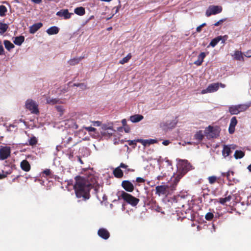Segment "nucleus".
<instances>
[{
	"instance_id": "nucleus-1",
	"label": "nucleus",
	"mask_w": 251,
	"mask_h": 251,
	"mask_svg": "<svg viewBox=\"0 0 251 251\" xmlns=\"http://www.w3.org/2000/svg\"><path fill=\"white\" fill-rule=\"evenodd\" d=\"M75 183L73 186L77 198H82L83 201H86L90 198V190L94 188L95 193L97 194L99 186L95 185L94 182L89 181L88 178L81 176H76L75 178Z\"/></svg>"
},
{
	"instance_id": "nucleus-2",
	"label": "nucleus",
	"mask_w": 251,
	"mask_h": 251,
	"mask_svg": "<svg viewBox=\"0 0 251 251\" xmlns=\"http://www.w3.org/2000/svg\"><path fill=\"white\" fill-rule=\"evenodd\" d=\"M120 197L126 202L131 205L132 206H136L139 202V199L133 196L132 195L127 193L124 191L121 192Z\"/></svg>"
},
{
	"instance_id": "nucleus-3",
	"label": "nucleus",
	"mask_w": 251,
	"mask_h": 251,
	"mask_svg": "<svg viewBox=\"0 0 251 251\" xmlns=\"http://www.w3.org/2000/svg\"><path fill=\"white\" fill-rule=\"evenodd\" d=\"M220 133L219 128L218 127H213L209 126L204 130V133L207 138H217Z\"/></svg>"
},
{
	"instance_id": "nucleus-4",
	"label": "nucleus",
	"mask_w": 251,
	"mask_h": 251,
	"mask_svg": "<svg viewBox=\"0 0 251 251\" xmlns=\"http://www.w3.org/2000/svg\"><path fill=\"white\" fill-rule=\"evenodd\" d=\"M222 11V7L219 5H210L207 9L205 15L209 17L212 15H216L220 13Z\"/></svg>"
},
{
	"instance_id": "nucleus-5",
	"label": "nucleus",
	"mask_w": 251,
	"mask_h": 251,
	"mask_svg": "<svg viewBox=\"0 0 251 251\" xmlns=\"http://www.w3.org/2000/svg\"><path fill=\"white\" fill-rule=\"evenodd\" d=\"M25 107L27 109L30 110L32 113L37 114L39 113L37 105L31 100H26Z\"/></svg>"
},
{
	"instance_id": "nucleus-6",
	"label": "nucleus",
	"mask_w": 251,
	"mask_h": 251,
	"mask_svg": "<svg viewBox=\"0 0 251 251\" xmlns=\"http://www.w3.org/2000/svg\"><path fill=\"white\" fill-rule=\"evenodd\" d=\"M11 150L7 146H1L0 148V159L3 160L7 159L10 155Z\"/></svg>"
},
{
	"instance_id": "nucleus-7",
	"label": "nucleus",
	"mask_w": 251,
	"mask_h": 251,
	"mask_svg": "<svg viewBox=\"0 0 251 251\" xmlns=\"http://www.w3.org/2000/svg\"><path fill=\"white\" fill-rule=\"evenodd\" d=\"M179 169L181 170L183 175L185 174L188 171L192 169V166L186 160H182L179 164Z\"/></svg>"
},
{
	"instance_id": "nucleus-8",
	"label": "nucleus",
	"mask_w": 251,
	"mask_h": 251,
	"mask_svg": "<svg viewBox=\"0 0 251 251\" xmlns=\"http://www.w3.org/2000/svg\"><path fill=\"white\" fill-rule=\"evenodd\" d=\"M169 186L167 185H158L155 187V194L159 196L166 195L168 194Z\"/></svg>"
},
{
	"instance_id": "nucleus-9",
	"label": "nucleus",
	"mask_w": 251,
	"mask_h": 251,
	"mask_svg": "<svg viewBox=\"0 0 251 251\" xmlns=\"http://www.w3.org/2000/svg\"><path fill=\"white\" fill-rule=\"evenodd\" d=\"M122 187L127 192H132L134 189L133 184L129 180H123L121 184Z\"/></svg>"
},
{
	"instance_id": "nucleus-10",
	"label": "nucleus",
	"mask_w": 251,
	"mask_h": 251,
	"mask_svg": "<svg viewBox=\"0 0 251 251\" xmlns=\"http://www.w3.org/2000/svg\"><path fill=\"white\" fill-rule=\"evenodd\" d=\"M227 38V36L226 35L224 36H218L211 40L207 47H209V46L214 47L221 40L222 41V43H224L225 41L226 40Z\"/></svg>"
},
{
	"instance_id": "nucleus-11",
	"label": "nucleus",
	"mask_w": 251,
	"mask_h": 251,
	"mask_svg": "<svg viewBox=\"0 0 251 251\" xmlns=\"http://www.w3.org/2000/svg\"><path fill=\"white\" fill-rule=\"evenodd\" d=\"M98 235L104 240L108 239L110 237V233L104 228H100L98 231Z\"/></svg>"
},
{
	"instance_id": "nucleus-12",
	"label": "nucleus",
	"mask_w": 251,
	"mask_h": 251,
	"mask_svg": "<svg viewBox=\"0 0 251 251\" xmlns=\"http://www.w3.org/2000/svg\"><path fill=\"white\" fill-rule=\"evenodd\" d=\"M72 13H70L68 9H62L58 11L56 13V15L62 17L65 19H69L71 17V15Z\"/></svg>"
},
{
	"instance_id": "nucleus-13",
	"label": "nucleus",
	"mask_w": 251,
	"mask_h": 251,
	"mask_svg": "<svg viewBox=\"0 0 251 251\" xmlns=\"http://www.w3.org/2000/svg\"><path fill=\"white\" fill-rule=\"evenodd\" d=\"M237 124V120L235 117H232L230 120V123L229 124L228 131L230 134H232L234 132L235 127Z\"/></svg>"
},
{
	"instance_id": "nucleus-14",
	"label": "nucleus",
	"mask_w": 251,
	"mask_h": 251,
	"mask_svg": "<svg viewBox=\"0 0 251 251\" xmlns=\"http://www.w3.org/2000/svg\"><path fill=\"white\" fill-rule=\"evenodd\" d=\"M20 167L21 169L25 171L28 172L30 170L31 166L27 160H23L20 163Z\"/></svg>"
},
{
	"instance_id": "nucleus-15",
	"label": "nucleus",
	"mask_w": 251,
	"mask_h": 251,
	"mask_svg": "<svg viewBox=\"0 0 251 251\" xmlns=\"http://www.w3.org/2000/svg\"><path fill=\"white\" fill-rule=\"evenodd\" d=\"M206 56V54L204 52H201L198 56V59L195 61L194 63V64L197 65V66H201L203 61L204 58Z\"/></svg>"
},
{
	"instance_id": "nucleus-16",
	"label": "nucleus",
	"mask_w": 251,
	"mask_h": 251,
	"mask_svg": "<svg viewBox=\"0 0 251 251\" xmlns=\"http://www.w3.org/2000/svg\"><path fill=\"white\" fill-rule=\"evenodd\" d=\"M228 191H227L225 194V198H220L219 199L218 202L221 204L224 205L227 202H229L231 200V196L230 195H227Z\"/></svg>"
},
{
	"instance_id": "nucleus-17",
	"label": "nucleus",
	"mask_w": 251,
	"mask_h": 251,
	"mask_svg": "<svg viewBox=\"0 0 251 251\" xmlns=\"http://www.w3.org/2000/svg\"><path fill=\"white\" fill-rule=\"evenodd\" d=\"M113 174L115 177L118 178H122L124 176L122 170L119 167L116 168L113 170Z\"/></svg>"
},
{
	"instance_id": "nucleus-18",
	"label": "nucleus",
	"mask_w": 251,
	"mask_h": 251,
	"mask_svg": "<svg viewBox=\"0 0 251 251\" xmlns=\"http://www.w3.org/2000/svg\"><path fill=\"white\" fill-rule=\"evenodd\" d=\"M143 116L140 114H135L130 117V120L132 123H137L143 120Z\"/></svg>"
},
{
	"instance_id": "nucleus-19",
	"label": "nucleus",
	"mask_w": 251,
	"mask_h": 251,
	"mask_svg": "<svg viewBox=\"0 0 251 251\" xmlns=\"http://www.w3.org/2000/svg\"><path fill=\"white\" fill-rule=\"evenodd\" d=\"M250 103L237 105L239 113L245 111L250 107Z\"/></svg>"
},
{
	"instance_id": "nucleus-20",
	"label": "nucleus",
	"mask_w": 251,
	"mask_h": 251,
	"mask_svg": "<svg viewBox=\"0 0 251 251\" xmlns=\"http://www.w3.org/2000/svg\"><path fill=\"white\" fill-rule=\"evenodd\" d=\"M234 58L238 61H244V58L243 53L241 51L236 50L234 54Z\"/></svg>"
},
{
	"instance_id": "nucleus-21",
	"label": "nucleus",
	"mask_w": 251,
	"mask_h": 251,
	"mask_svg": "<svg viewBox=\"0 0 251 251\" xmlns=\"http://www.w3.org/2000/svg\"><path fill=\"white\" fill-rule=\"evenodd\" d=\"M3 44L5 49L9 51H10L13 49L15 48V46L10 41L5 40L3 41Z\"/></svg>"
},
{
	"instance_id": "nucleus-22",
	"label": "nucleus",
	"mask_w": 251,
	"mask_h": 251,
	"mask_svg": "<svg viewBox=\"0 0 251 251\" xmlns=\"http://www.w3.org/2000/svg\"><path fill=\"white\" fill-rule=\"evenodd\" d=\"M231 153V151L230 148L227 145H225L223 148V150L222 151V154L223 155L226 157L228 156Z\"/></svg>"
},
{
	"instance_id": "nucleus-23",
	"label": "nucleus",
	"mask_w": 251,
	"mask_h": 251,
	"mask_svg": "<svg viewBox=\"0 0 251 251\" xmlns=\"http://www.w3.org/2000/svg\"><path fill=\"white\" fill-rule=\"evenodd\" d=\"M25 41V37L23 36H19L15 37L13 43L18 46H20Z\"/></svg>"
},
{
	"instance_id": "nucleus-24",
	"label": "nucleus",
	"mask_w": 251,
	"mask_h": 251,
	"mask_svg": "<svg viewBox=\"0 0 251 251\" xmlns=\"http://www.w3.org/2000/svg\"><path fill=\"white\" fill-rule=\"evenodd\" d=\"M38 143V139L34 136H32L30 139L28 140V143H26V145L30 146H36Z\"/></svg>"
},
{
	"instance_id": "nucleus-25",
	"label": "nucleus",
	"mask_w": 251,
	"mask_h": 251,
	"mask_svg": "<svg viewBox=\"0 0 251 251\" xmlns=\"http://www.w3.org/2000/svg\"><path fill=\"white\" fill-rule=\"evenodd\" d=\"M219 88V83H212L208 86L209 93L214 92L218 90Z\"/></svg>"
},
{
	"instance_id": "nucleus-26",
	"label": "nucleus",
	"mask_w": 251,
	"mask_h": 251,
	"mask_svg": "<svg viewBox=\"0 0 251 251\" xmlns=\"http://www.w3.org/2000/svg\"><path fill=\"white\" fill-rule=\"evenodd\" d=\"M83 58H84V57L74 58L73 59H70L68 61V63L71 66H74L77 64Z\"/></svg>"
},
{
	"instance_id": "nucleus-27",
	"label": "nucleus",
	"mask_w": 251,
	"mask_h": 251,
	"mask_svg": "<svg viewBox=\"0 0 251 251\" xmlns=\"http://www.w3.org/2000/svg\"><path fill=\"white\" fill-rule=\"evenodd\" d=\"M203 137L204 136L201 130L197 131L194 135V139L197 140L199 142L201 141Z\"/></svg>"
},
{
	"instance_id": "nucleus-28",
	"label": "nucleus",
	"mask_w": 251,
	"mask_h": 251,
	"mask_svg": "<svg viewBox=\"0 0 251 251\" xmlns=\"http://www.w3.org/2000/svg\"><path fill=\"white\" fill-rule=\"evenodd\" d=\"M228 111L231 115H237L239 113L237 105L229 106Z\"/></svg>"
},
{
	"instance_id": "nucleus-29",
	"label": "nucleus",
	"mask_w": 251,
	"mask_h": 251,
	"mask_svg": "<svg viewBox=\"0 0 251 251\" xmlns=\"http://www.w3.org/2000/svg\"><path fill=\"white\" fill-rule=\"evenodd\" d=\"M42 25L43 24L41 23L35 24L30 26L29 31H37Z\"/></svg>"
},
{
	"instance_id": "nucleus-30",
	"label": "nucleus",
	"mask_w": 251,
	"mask_h": 251,
	"mask_svg": "<svg viewBox=\"0 0 251 251\" xmlns=\"http://www.w3.org/2000/svg\"><path fill=\"white\" fill-rule=\"evenodd\" d=\"M245 156V152L242 151L236 150L234 153V156L235 159H241Z\"/></svg>"
},
{
	"instance_id": "nucleus-31",
	"label": "nucleus",
	"mask_w": 251,
	"mask_h": 251,
	"mask_svg": "<svg viewBox=\"0 0 251 251\" xmlns=\"http://www.w3.org/2000/svg\"><path fill=\"white\" fill-rule=\"evenodd\" d=\"M132 55L131 53H129L126 57H124L122 60L119 61V63L121 64H124L127 63L131 59Z\"/></svg>"
},
{
	"instance_id": "nucleus-32",
	"label": "nucleus",
	"mask_w": 251,
	"mask_h": 251,
	"mask_svg": "<svg viewBox=\"0 0 251 251\" xmlns=\"http://www.w3.org/2000/svg\"><path fill=\"white\" fill-rule=\"evenodd\" d=\"M74 11L75 14L80 16H82L85 14V9L82 7L76 8Z\"/></svg>"
},
{
	"instance_id": "nucleus-33",
	"label": "nucleus",
	"mask_w": 251,
	"mask_h": 251,
	"mask_svg": "<svg viewBox=\"0 0 251 251\" xmlns=\"http://www.w3.org/2000/svg\"><path fill=\"white\" fill-rule=\"evenodd\" d=\"M42 174L43 175H45L46 176H50L51 178H55L54 176L55 175L52 174L51 171L49 169H45L43 172Z\"/></svg>"
},
{
	"instance_id": "nucleus-34",
	"label": "nucleus",
	"mask_w": 251,
	"mask_h": 251,
	"mask_svg": "<svg viewBox=\"0 0 251 251\" xmlns=\"http://www.w3.org/2000/svg\"><path fill=\"white\" fill-rule=\"evenodd\" d=\"M59 100L58 99L48 98L47 99V103L48 104H54L58 102Z\"/></svg>"
},
{
	"instance_id": "nucleus-35",
	"label": "nucleus",
	"mask_w": 251,
	"mask_h": 251,
	"mask_svg": "<svg viewBox=\"0 0 251 251\" xmlns=\"http://www.w3.org/2000/svg\"><path fill=\"white\" fill-rule=\"evenodd\" d=\"M7 10L6 7L4 5H0V16L2 17L5 15Z\"/></svg>"
},
{
	"instance_id": "nucleus-36",
	"label": "nucleus",
	"mask_w": 251,
	"mask_h": 251,
	"mask_svg": "<svg viewBox=\"0 0 251 251\" xmlns=\"http://www.w3.org/2000/svg\"><path fill=\"white\" fill-rule=\"evenodd\" d=\"M208 180L209 183L210 184H213L216 182V181L217 180V177L216 176H210L208 177Z\"/></svg>"
},
{
	"instance_id": "nucleus-37",
	"label": "nucleus",
	"mask_w": 251,
	"mask_h": 251,
	"mask_svg": "<svg viewBox=\"0 0 251 251\" xmlns=\"http://www.w3.org/2000/svg\"><path fill=\"white\" fill-rule=\"evenodd\" d=\"M214 218V214L211 212H208L205 216V219L207 221H211Z\"/></svg>"
},
{
	"instance_id": "nucleus-38",
	"label": "nucleus",
	"mask_w": 251,
	"mask_h": 251,
	"mask_svg": "<svg viewBox=\"0 0 251 251\" xmlns=\"http://www.w3.org/2000/svg\"><path fill=\"white\" fill-rule=\"evenodd\" d=\"M8 27V25L2 23H0V30H1V31H6Z\"/></svg>"
},
{
	"instance_id": "nucleus-39",
	"label": "nucleus",
	"mask_w": 251,
	"mask_h": 251,
	"mask_svg": "<svg viewBox=\"0 0 251 251\" xmlns=\"http://www.w3.org/2000/svg\"><path fill=\"white\" fill-rule=\"evenodd\" d=\"M137 142L141 143L144 146L146 147L148 145V140H144L142 139H138Z\"/></svg>"
},
{
	"instance_id": "nucleus-40",
	"label": "nucleus",
	"mask_w": 251,
	"mask_h": 251,
	"mask_svg": "<svg viewBox=\"0 0 251 251\" xmlns=\"http://www.w3.org/2000/svg\"><path fill=\"white\" fill-rule=\"evenodd\" d=\"M183 175H184L182 173H179L178 174H176V175L175 178V182H176V183L178 182L179 181V180L181 179V178L183 176Z\"/></svg>"
},
{
	"instance_id": "nucleus-41",
	"label": "nucleus",
	"mask_w": 251,
	"mask_h": 251,
	"mask_svg": "<svg viewBox=\"0 0 251 251\" xmlns=\"http://www.w3.org/2000/svg\"><path fill=\"white\" fill-rule=\"evenodd\" d=\"M127 142L129 146H133V148H135L136 146V143L138 142L137 139L134 140H128Z\"/></svg>"
},
{
	"instance_id": "nucleus-42",
	"label": "nucleus",
	"mask_w": 251,
	"mask_h": 251,
	"mask_svg": "<svg viewBox=\"0 0 251 251\" xmlns=\"http://www.w3.org/2000/svg\"><path fill=\"white\" fill-rule=\"evenodd\" d=\"M232 174V175H233V172H226V173H222V176H226L227 177V178L228 179H230V174Z\"/></svg>"
},
{
	"instance_id": "nucleus-43",
	"label": "nucleus",
	"mask_w": 251,
	"mask_h": 251,
	"mask_svg": "<svg viewBox=\"0 0 251 251\" xmlns=\"http://www.w3.org/2000/svg\"><path fill=\"white\" fill-rule=\"evenodd\" d=\"M59 28L55 26H51L46 31H58Z\"/></svg>"
},
{
	"instance_id": "nucleus-44",
	"label": "nucleus",
	"mask_w": 251,
	"mask_h": 251,
	"mask_svg": "<svg viewBox=\"0 0 251 251\" xmlns=\"http://www.w3.org/2000/svg\"><path fill=\"white\" fill-rule=\"evenodd\" d=\"M5 51L1 44V41H0V55H4Z\"/></svg>"
},
{
	"instance_id": "nucleus-45",
	"label": "nucleus",
	"mask_w": 251,
	"mask_h": 251,
	"mask_svg": "<svg viewBox=\"0 0 251 251\" xmlns=\"http://www.w3.org/2000/svg\"><path fill=\"white\" fill-rule=\"evenodd\" d=\"M148 145L149 146L151 144H153L157 143V141L156 139H148Z\"/></svg>"
},
{
	"instance_id": "nucleus-46",
	"label": "nucleus",
	"mask_w": 251,
	"mask_h": 251,
	"mask_svg": "<svg viewBox=\"0 0 251 251\" xmlns=\"http://www.w3.org/2000/svg\"><path fill=\"white\" fill-rule=\"evenodd\" d=\"M136 181L138 183H144L145 182V180L143 178L138 177L136 179Z\"/></svg>"
},
{
	"instance_id": "nucleus-47",
	"label": "nucleus",
	"mask_w": 251,
	"mask_h": 251,
	"mask_svg": "<svg viewBox=\"0 0 251 251\" xmlns=\"http://www.w3.org/2000/svg\"><path fill=\"white\" fill-rule=\"evenodd\" d=\"M244 55L247 57H251V50H248L247 51L245 54Z\"/></svg>"
},
{
	"instance_id": "nucleus-48",
	"label": "nucleus",
	"mask_w": 251,
	"mask_h": 251,
	"mask_svg": "<svg viewBox=\"0 0 251 251\" xmlns=\"http://www.w3.org/2000/svg\"><path fill=\"white\" fill-rule=\"evenodd\" d=\"M124 130L126 132L128 133L130 132V128L128 125L124 126Z\"/></svg>"
},
{
	"instance_id": "nucleus-49",
	"label": "nucleus",
	"mask_w": 251,
	"mask_h": 251,
	"mask_svg": "<svg viewBox=\"0 0 251 251\" xmlns=\"http://www.w3.org/2000/svg\"><path fill=\"white\" fill-rule=\"evenodd\" d=\"M56 108L57 110V111L59 112H63V108L62 106H56Z\"/></svg>"
},
{
	"instance_id": "nucleus-50",
	"label": "nucleus",
	"mask_w": 251,
	"mask_h": 251,
	"mask_svg": "<svg viewBox=\"0 0 251 251\" xmlns=\"http://www.w3.org/2000/svg\"><path fill=\"white\" fill-rule=\"evenodd\" d=\"M85 178H88V179H89V181L90 182H92V181H93V182H94L95 181V178H94V176H88V177H84ZM95 183V182H94Z\"/></svg>"
},
{
	"instance_id": "nucleus-51",
	"label": "nucleus",
	"mask_w": 251,
	"mask_h": 251,
	"mask_svg": "<svg viewBox=\"0 0 251 251\" xmlns=\"http://www.w3.org/2000/svg\"><path fill=\"white\" fill-rule=\"evenodd\" d=\"M119 167H120V168H122L126 169V168H127V166L123 163H121L120 165V166H119Z\"/></svg>"
},
{
	"instance_id": "nucleus-52",
	"label": "nucleus",
	"mask_w": 251,
	"mask_h": 251,
	"mask_svg": "<svg viewBox=\"0 0 251 251\" xmlns=\"http://www.w3.org/2000/svg\"><path fill=\"white\" fill-rule=\"evenodd\" d=\"M170 142L169 140H164L163 142H162V144L163 145H164V146H168L169 144H170Z\"/></svg>"
},
{
	"instance_id": "nucleus-53",
	"label": "nucleus",
	"mask_w": 251,
	"mask_h": 251,
	"mask_svg": "<svg viewBox=\"0 0 251 251\" xmlns=\"http://www.w3.org/2000/svg\"><path fill=\"white\" fill-rule=\"evenodd\" d=\"M122 124L123 126H127V125L126 124V119H123L122 120Z\"/></svg>"
},
{
	"instance_id": "nucleus-54",
	"label": "nucleus",
	"mask_w": 251,
	"mask_h": 251,
	"mask_svg": "<svg viewBox=\"0 0 251 251\" xmlns=\"http://www.w3.org/2000/svg\"><path fill=\"white\" fill-rule=\"evenodd\" d=\"M208 87H207L206 89L202 90L201 91V93L202 94H205V93H209V91H208Z\"/></svg>"
},
{
	"instance_id": "nucleus-55",
	"label": "nucleus",
	"mask_w": 251,
	"mask_h": 251,
	"mask_svg": "<svg viewBox=\"0 0 251 251\" xmlns=\"http://www.w3.org/2000/svg\"><path fill=\"white\" fill-rule=\"evenodd\" d=\"M87 130L89 131H94L96 130V128L93 127H89L87 128Z\"/></svg>"
},
{
	"instance_id": "nucleus-56",
	"label": "nucleus",
	"mask_w": 251,
	"mask_h": 251,
	"mask_svg": "<svg viewBox=\"0 0 251 251\" xmlns=\"http://www.w3.org/2000/svg\"><path fill=\"white\" fill-rule=\"evenodd\" d=\"M31 1L36 4H39L42 1V0H31Z\"/></svg>"
},
{
	"instance_id": "nucleus-57",
	"label": "nucleus",
	"mask_w": 251,
	"mask_h": 251,
	"mask_svg": "<svg viewBox=\"0 0 251 251\" xmlns=\"http://www.w3.org/2000/svg\"><path fill=\"white\" fill-rule=\"evenodd\" d=\"M224 21V20H220V21H219L218 22H217V23H216L215 24H214V25L215 26H218L219 24H220L221 23H222Z\"/></svg>"
},
{
	"instance_id": "nucleus-58",
	"label": "nucleus",
	"mask_w": 251,
	"mask_h": 251,
	"mask_svg": "<svg viewBox=\"0 0 251 251\" xmlns=\"http://www.w3.org/2000/svg\"><path fill=\"white\" fill-rule=\"evenodd\" d=\"M74 85V86L79 87L80 86H83L84 84H83V83H75Z\"/></svg>"
},
{
	"instance_id": "nucleus-59",
	"label": "nucleus",
	"mask_w": 251,
	"mask_h": 251,
	"mask_svg": "<svg viewBox=\"0 0 251 251\" xmlns=\"http://www.w3.org/2000/svg\"><path fill=\"white\" fill-rule=\"evenodd\" d=\"M201 27L200 25L198 26L196 28V31H200V30H201Z\"/></svg>"
},
{
	"instance_id": "nucleus-60",
	"label": "nucleus",
	"mask_w": 251,
	"mask_h": 251,
	"mask_svg": "<svg viewBox=\"0 0 251 251\" xmlns=\"http://www.w3.org/2000/svg\"><path fill=\"white\" fill-rule=\"evenodd\" d=\"M6 177V175L0 174V179L4 178Z\"/></svg>"
},
{
	"instance_id": "nucleus-61",
	"label": "nucleus",
	"mask_w": 251,
	"mask_h": 251,
	"mask_svg": "<svg viewBox=\"0 0 251 251\" xmlns=\"http://www.w3.org/2000/svg\"><path fill=\"white\" fill-rule=\"evenodd\" d=\"M78 160L81 164H83L82 160L79 156H77Z\"/></svg>"
},
{
	"instance_id": "nucleus-62",
	"label": "nucleus",
	"mask_w": 251,
	"mask_h": 251,
	"mask_svg": "<svg viewBox=\"0 0 251 251\" xmlns=\"http://www.w3.org/2000/svg\"><path fill=\"white\" fill-rule=\"evenodd\" d=\"M247 169L249 172H251V164L248 166Z\"/></svg>"
},
{
	"instance_id": "nucleus-63",
	"label": "nucleus",
	"mask_w": 251,
	"mask_h": 251,
	"mask_svg": "<svg viewBox=\"0 0 251 251\" xmlns=\"http://www.w3.org/2000/svg\"><path fill=\"white\" fill-rule=\"evenodd\" d=\"M58 32H48V33L49 34V35H52V34H56Z\"/></svg>"
},
{
	"instance_id": "nucleus-64",
	"label": "nucleus",
	"mask_w": 251,
	"mask_h": 251,
	"mask_svg": "<svg viewBox=\"0 0 251 251\" xmlns=\"http://www.w3.org/2000/svg\"><path fill=\"white\" fill-rule=\"evenodd\" d=\"M100 1H105V2H109L111 0H100Z\"/></svg>"
}]
</instances>
